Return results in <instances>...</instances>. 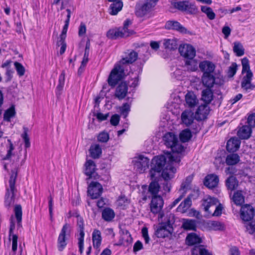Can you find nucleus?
Masks as SVG:
<instances>
[{"instance_id": "obj_1", "label": "nucleus", "mask_w": 255, "mask_h": 255, "mask_svg": "<svg viewBox=\"0 0 255 255\" xmlns=\"http://www.w3.org/2000/svg\"><path fill=\"white\" fill-rule=\"evenodd\" d=\"M180 160V156L171 154L169 152L154 157L151 160L149 170L151 179H157L162 170V177L166 181L171 179L176 172V166Z\"/></svg>"}, {"instance_id": "obj_2", "label": "nucleus", "mask_w": 255, "mask_h": 255, "mask_svg": "<svg viewBox=\"0 0 255 255\" xmlns=\"http://www.w3.org/2000/svg\"><path fill=\"white\" fill-rule=\"evenodd\" d=\"M137 53L134 51L130 52L128 55L123 58L120 61L115 65L111 72L108 79V84L111 86H115L119 81L125 76V65L131 64L137 58Z\"/></svg>"}, {"instance_id": "obj_3", "label": "nucleus", "mask_w": 255, "mask_h": 255, "mask_svg": "<svg viewBox=\"0 0 255 255\" xmlns=\"http://www.w3.org/2000/svg\"><path fill=\"white\" fill-rule=\"evenodd\" d=\"M242 73H245L242 82L241 87L246 92H249L255 88V85L252 83L253 74L250 70L249 61L248 58L245 57L242 60Z\"/></svg>"}, {"instance_id": "obj_4", "label": "nucleus", "mask_w": 255, "mask_h": 255, "mask_svg": "<svg viewBox=\"0 0 255 255\" xmlns=\"http://www.w3.org/2000/svg\"><path fill=\"white\" fill-rule=\"evenodd\" d=\"M163 140L165 145L172 150L171 154H175L177 156L182 157V152L185 150L184 146L179 143L178 137L173 133L168 132L166 133L163 137Z\"/></svg>"}, {"instance_id": "obj_5", "label": "nucleus", "mask_w": 255, "mask_h": 255, "mask_svg": "<svg viewBox=\"0 0 255 255\" xmlns=\"http://www.w3.org/2000/svg\"><path fill=\"white\" fill-rule=\"evenodd\" d=\"M17 175L16 172L12 171L8 181L9 188L6 189L4 201L5 206L8 209H9L14 203V198L16 192L15 184Z\"/></svg>"}, {"instance_id": "obj_6", "label": "nucleus", "mask_w": 255, "mask_h": 255, "mask_svg": "<svg viewBox=\"0 0 255 255\" xmlns=\"http://www.w3.org/2000/svg\"><path fill=\"white\" fill-rule=\"evenodd\" d=\"M218 203V200L216 198L209 196L203 200L202 206L208 215L219 216L222 214V207L220 204L215 208Z\"/></svg>"}, {"instance_id": "obj_7", "label": "nucleus", "mask_w": 255, "mask_h": 255, "mask_svg": "<svg viewBox=\"0 0 255 255\" xmlns=\"http://www.w3.org/2000/svg\"><path fill=\"white\" fill-rule=\"evenodd\" d=\"M13 212L14 215H11L9 218V229L8 232V239H11V236L12 235H16L14 234V230L15 228V222L14 221V218L16 219L17 223V228H22V211L21 206L19 204H16L14 206L13 209Z\"/></svg>"}, {"instance_id": "obj_8", "label": "nucleus", "mask_w": 255, "mask_h": 255, "mask_svg": "<svg viewBox=\"0 0 255 255\" xmlns=\"http://www.w3.org/2000/svg\"><path fill=\"white\" fill-rule=\"evenodd\" d=\"M163 205L164 201L161 196H152L150 203V211L154 214H158L159 218H162L164 216L162 211Z\"/></svg>"}, {"instance_id": "obj_9", "label": "nucleus", "mask_w": 255, "mask_h": 255, "mask_svg": "<svg viewBox=\"0 0 255 255\" xmlns=\"http://www.w3.org/2000/svg\"><path fill=\"white\" fill-rule=\"evenodd\" d=\"M71 226L66 223L63 226L57 240V248L59 251H62L67 245L66 238L70 236Z\"/></svg>"}, {"instance_id": "obj_10", "label": "nucleus", "mask_w": 255, "mask_h": 255, "mask_svg": "<svg viewBox=\"0 0 255 255\" xmlns=\"http://www.w3.org/2000/svg\"><path fill=\"white\" fill-rule=\"evenodd\" d=\"M149 159L140 155L135 157L132 160L134 169L138 173H143L148 167Z\"/></svg>"}, {"instance_id": "obj_11", "label": "nucleus", "mask_w": 255, "mask_h": 255, "mask_svg": "<svg viewBox=\"0 0 255 255\" xmlns=\"http://www.w3.org/2000/svg\"><path fill=\"white\" fill-rule=\"evenodd\" d=\"M157 0H145L143 4H136L135 14L138 17H142L148 13L154 7Z\"/></svg>"}, {"instance_id": "obj_12", "label": "nucleus", "mask_w": 255, "mask_h": 255, "mask_svg": "<svg viewBox=\"0 0 255 255\" xmlns=\"http://www.w3.org/2000/svg\"><path fill=\"white\" fill-rule=\"evenodd\" d=\"M173 231L171 224L168 221L162 223L157 227L155 231V235L157 238H165L170 236Z\"/></svg>"}, {"instance_id": "obj_13", "label": "nucleus", "mask_w": 255, "mask_h": 255, "mask_svg": "<svg viewBox=\"0 0 255 255\" xmlns=\"http://www.w3.org/2000/svg\"><path fill=\"white\" fill-rule=\"evenodd\" d=\"M102 192L103 187L97 182H92L88 188V193L93 199L99 197Z\"/></svg>"}, {"instance_id": "obj_14", "label": "nucleus", "mask_w": 255, "mask_h": 255, "mask_svg": "<svg viewBox=\"0 0 255 255\" xmlns=\"http://www.w3.org/2000/svg\"><path fill=\"white\" fill-rule=\"evenodd\" d=\"M180 55L185 58V60L194 58L196 55L195 49L190 44H183L179 47Z\"/></svg>"}, {"instance_id": "obj_15", "label": "nucleus", "mask_w": 255, "mask_h": 255, "mask_svg": "<svg viewBox=\"0 0 255 255\" xmlns=\"http://www.w3.org/2000/svg\"><path fill=\"white\" fill-rule=\"evenodd\" d=\"M194 194L189 195L183 202H181L178 207V211L184 212L190 207L191 205V200L195 199L198 197L199 195V191L197 190V191H194Z\"/></svg>"}, {"instance_id": "obj_16", "label": "nucleus", "mask_w": 255, "mask_h": 255, "mask_svg": "<svg viewBox=\"0 0 255 255\" xmlns=\"http://www.w3.org/2000/svg\"><path fill=\"white\" fill-rule=\"evenodd\" d=\"M255 210L250 205H246L242 206L241 209V217L245 221H249L252 219L254 216Z\"/></svg>"}, {"instance_id": "obj_17", "label": "nucleus", "mask_w": 255, "mask_h": 255, "mask_svg": "<svg viewBox=\"0 0 255 255\" xmlns=\"http://www.w3.org/2000/svg\"><path fill=\"white\" fill-rule=\"evenodd\" d=\"M199 67L203 72V75H205L213 74L216 67L213 62L205 60L199 63Z\"/></svg>"}, {"instance_id": "obj_18", "label": "nucleus", "mask_w": 255, "mask_h": 255, "mask_svg": "<svg viewBox=\"0 0 255 255\" xmlns=\"http://www.w3.org/2000/svg\"><path fill=\"white\" fill-rule=\"evenodd\" d=\"M210 112V109L207 104L199 106L195 113V118L197 120H203L207 118Z\"/></svg>"}, {"instance_id": "obj_19", "label": "nucleus", "mask_w": 255, "mask_h": 255, "mask_svg": "<svg viewBox=\"0 0 255 255\" xmlns=\"http://www.w3.org/2000/svg\"><path fill=\"white\" fill-rule=\"evenodd\" d=\"M128 87L126 83L121 82L116 89L115 96L121 100L125 98L127 94Z\"/></svg>"}, {"instance_id": "obj_20", "label": "nucleus", "mask_w": 255, "mask_h": 255, "mask_svg": "<svg viewBox=\"0 0 255 255\" xmlns=\"http://www.w3.org/2000/svg\"><path fill=\"white\" fill-rule=\"evenodd\" d=\"M181 119L183 124L189 126L193 122L194 113L190 110H186L181 114Z\"/></svg>"}, {"instance_id": "obj_21", "label": "nucleus", "mask_w": 255, "mask_h": 255, "mask_svg": "<svg viewBox=\"0 0 255 255\" xmlns=\"http://www.w3.org/2000/svg\"><path fill=\"white\" fill-rule=\"evenodd\" d=\"M219 181V178L217 175L210 174L205 177L204 185L209 188H213L218 185Z\"/></svg>"}, {"instance_id": "obj_22", "label": "nucleus", "mask_w": 255, "mask_h": 255, "mask_svg": "<svg viewBox=\"0 0 255 255\" xmlns=\"http://www.w3.org/2000/svg\"><path fill=\"white\" fill-rule=\"evenodd\" d=\"M165 27L167 29L175 30L181 33L186 32V29L176 21H168L165 24Z\"/></svg>"}, {"instance_id": "obj_23", "label": "nucleus", "mask_w": 255, "mask_h": 255, "mask_svg": "<svg viewBox=\"0 0 255 255\" xmlns=\"http://www.w3.org/2000/svg\"><path fill=\"white\" fill-rule=\"evenodd\" d=\"M240 143V140L237 137H232L227 143V149L230 152L236 151L239 148Z\"/></svg>"}, {"instance_id": "obj_24", "label": "nucleus", "mask_w": 255, "mask_h": 255, "mask_svg": "<svg viewBox=\"0 0 255 255\" xmlns=\"http://www.w3.org/2000/svg\"><path fill=\"white\" fill-rule=\"evenodd\" d=\"M203 85L207 88H211L215 83V78L213 74L203 75L201 78Z\"/></svg>"}, {"instance_id": "obj_25", "label": "nucleus", "mask_w": 255, "mask_h": 255, "mask_svg": "<svg viewBox=\"0 0 255 255\" xmlns=\"http://www.w3.org/2000/svg\"><path fill=\"white\" fill-rule=\"evenodd\" d=\"M131 21L129 19H127L124 23V26L122 28H118L121 31L120 34L122 37H128L133 33V31L128 29V26L131 24Z\"/></svg>"}, {"instance_id": "obj_26", "label": "nucleus", "mask_w": 255, "mask_h": 255, "mask_svg": "<svg viewBox=\"0 0 255 255\" xmlns=\"http://www.w3.org/2000/svg\"><path fill=\"white\" fill-rule=\"evenodd\" d=\"M206 227L210 230L223 231L225 229L224 225L217 221H208L206 223Z\"/></svg>"}, {"instance_id": "obj_27", "label": "nucleus", "mask_w": 255, "mask_h": 255, "mask_svg": "<svg viewBox=\"0 0 255 255\" xmlns=\"http://www.w3.org/2000/svg\"><path fill=\"white\" fill-rule=\"evenodd\" d=\"M252 129L251 127L248 126H243L238 131V136L242 139H248L251 134Z\"/></svg>"}, {"instance_id": "obj_28", "label": "nucleus", "mask_w": 255, "mask_h": 255, "mask_svg": "<svg viewBox=\"0 0 255 255\" xmlns=\"http://www.w3.org/2000/svg\"><path fill=\"white\" fill-rule=\"evenodd\" d=\"M92 241L94 248L98 249L101 246L102 242V236L101 232L95 229L92 233Z\"/></svg>"}, {"instance_id": "obj_29", "label": "nucleus", "mask_w": 255, "mask_h": 255, "mask_svg": "<svg viewBox=\"0 0 255 255\" xmlns=\"http://www.w3.org/2000/svg\"><path fill=\"white\" fill-rule=\"evenodd\" d=\"M198 61L194 58H189L185 61V65L188 70L190 71H196L199 67Z\"/></svg>"}, {"instance_id": "obj_30", "label": "nucleus", "mask_w": 255, "mask_h": 255, "mask_svg": "<svg viewBox=\"0 0 255 255\" xmlns=\"http://www.w3.org/2000/svg\"><path fill=\"white\" fill-rule=\"evenodd\" d=\"M85 174L91 178L92 174L96 171L95 163L92 160H87L85 164Z\"/></svg>"}, {"instance_id": "obj_31", "label": "nucleus", "mask_w": 255, "mask_h": 255, "mask_svg": "<svg viewBox=\"0 0 255 255\" xmlns=\"http://www.w3.org/2000/svg\"><path fill=\"white\" fill-rule=\"evenodd\" d=\"M213 99V93L211 88H207L203 90L202 92L201 99L205 102L204 104H207L211 103Z\"/></svg>"}, {"instance_id": "obj_32", "label": "nucleus", "mask_w": 255, "mask_h": 255, "mask_svg": "<svg viewBox=\"0 0 255 255\" xmlns=\"http://www.w3.org/2000/svg\"><path fill=\"white\" fill-rule=\"evenodd\" d=\"M185 101L189 107H193L197 104L198 100L193 92H189L185 95Z\"/></svg>"}, {"instance_id": "obj_33", "label": "nucleus", "mask_w": 255, "mask_h": 255, "mask_svg": "<svg viewBox=\"0 0 255 255\" xmlns=\"http://www.w3.org/2000/svg\"><path fill=\"white\" fill-rule=\"evenodd\" d=\"M115 216V214L114 210L110 208H106L102 211V218L107 222L111 221Z\"/></svg>"}, {"instance_id": "obj_34", "label": "nucleus", "mask_w": 255, "mask_h": 255, "mask_svg": "<svg viewBox=\"0 0 255 255\" xmlns=\"http://www.w3.org/2000/svg\"><path fill=\"white\" fill-rule=\"evenodd\" d=\"M89 152L92 158H98L102 154V148L99 144H93L90 146Z\"/></svg>"}, {"instance_id": "obj_35", "label": "nucleus", "mask_w": 255, "mask_h": 255, "mask_svg": "<svg viewBox=\"0 0 255 255\" xmlns=\"http://www.w3.org/2000/svg\"><path fill=\"white\" fill-rule=\"evenodd\" d=\"M186 241L188 245H194L200 244L201 242V239L196 234H189L186 238Z\"/></svg>"}, {"instance_id": "obj_36", "label": "nucleus", "mask_w": 255, "mask_h": 255, "mask_svg": "<svg viewBox=\"0 0 255 255\" xmlns=\"http://www.w3.org/2000/svg\"><path fill=\"white\" fill-rule=\"evenodd\" d=\"M226 185L228 190L233 191L237 188L238 181L236 177L233 176H230L226 181Z\"/></svg>"}, {"instance_id": "obj_37", "label": "nucleus", "mask_w": 255, "mask_h": 255, "mask_svg": "<svg viewBox=\"0 0 255 255\" xmlns=\"http://www.w3.org/2000/svg\"><path fill=\"white\" fill-rule=\"evenodd\" d=\"M152 181L150 183L148 188L149 192L152 194V196H157L160 190V186L155 179H151Z\"/></svg>"}, {"instance_id": "obj_38", "label": "nucleus", "mask_w": 255, "mask_h": 255, "mask_svg": "<svg viewBox=\"0 0 255 255\" xmlns=\"http://www.w3.org/2000/svg\"><path fill=\"white\" fill-rule=\"evenodd\" d=\"M182 227L185 230H195L196 221L191 219H183Z\"/></svg>"}, {"instance_id": "obj_39", "label": "nucleus", "mask_w": 255, "mask_h": 255, "mask_svg": "<svg viewBox=\"0 0 255 255\" xmlns=\"http://www.w3.org/2000/svg\"><path fill=\"white\" fill-rule=\"evenodd\" d=\"M123 6L122 1L112 3L110 7V14L113 15L117 14Z\"/></svg>"}, {"instance_id": "obj_40", "label": "nucleus", "mask_w": 255, "mask_h": 255, "mask_svg": "<svg viewBox=\"0 0 255 255\" xmlns=\"http://www.w3.org/2000/svg\"><path fill=\"white\" fill-rule=\"evenodd\" d=\"M240 161V156L236 153L230 154L227 155L226 163L228 165H234Z\"/></svg>"}, {"instance_id": "obj_41", "label": "nucleus", "mask_w": 255, "mask_h": 255, "mask_svg": "<svg viewBox=\"0 0 255 255\" xmlns=\"http://www.w3.org/2000/svg\"><path fill=\"white\" fill-rule=\"evenodd\" d=\"M163 45L165 49L172 50L177 48V41L174 39H167L164 40Z\"/></svg>"}, {"instance_id": "obj_42", "label": "nucleus", "mask_w": 255, "mask_h": 255, "mask_svg": "<svg viewBox=\"0 0 255 255\" xmlns=\"http://www.w3.org/2000/svg\"><path fill=\"white\" fill-rule=\"evenodd\" d=\"M66 33H63L61 32L60 35V38L57 42V45L59 46H60V54H63L66 48V44L65 41V38L66 37Z\"/></svg>"}, {"instance_id": "obj_43", "label": "nucleus", "mask_w": 255, "mask_h": 255, "mask_svg": "<svg viewBox=\"0 0 255 255\" xmlns=\"http://www.w3.org/2000/svg\"><path fill=\"white\" fill-rule=\"evenodd\" d=\"M233 200L237 205H241L244 202V197L241 191H237L235 193Z\"/></svg>"}, {"instance_id": "obj_44", "label": "nucleus", "mask_w": 255, "mask_h": 255, "mask_svg": "<svg viewBox=\"0 0 255 255\" xmlns=\"http://www.w3.org/2000/svg\"><path fill=\"white\" fill-rule=\"evenodd\" d=\"M233 51L237 56H242L244 54V48L242 44L239 42L234 43Z\"/></svg>"}, {"instance_id": "obj_45", "label": "nucleus", "mask_w": 255, "mask_h": 255, "mask_svg": "<svg viewBox=\"0 0 255 255\" xmlns=\"http://www.w3.org/2000/svg\"><path fill=\"white\" fill-rule=\"evenodd\" d=\"M15 115V111L14 107L12 106L6 110L3 115V119L7 122H10V119L14 117Z\"/></svg>"}, {"instance_id": "obj_46", "label": "nucleus", "mask_w": 255, "mask_h": 255, "mask_svg": "<svg viewBox=\"0 0 255 255\" xmlns=\"http://www.w3.org/2000/svg\"><path fill=\"white\" fill-rule=\"evenodd\" d=\"M192 137V134L189 129H185L182 130L179 135L181 141L183 142L188 141Z\"/></svg>"}, {"instance_id": "obj_47", "label": "nucleus", "mask_w": 255, "mask_h": 255, "mask_svg": "<svg viewBox=\"0 0 255 255\" xmlns=\"http://www.w3.org/2000/svg\"><path fill=\"white\" fill-rule=\"evenodd\" d=\"M77 228L79 232L80 237L84 238V220L81 217H77Z\"/></svg>"}, {"instance_id": "obj_48", "label": "nucleus", "mask_w": 255, "mask_h": 255, "mask_svg": "<svg viewBox=\"0 0 255 255\" xmlns=\"http://www.w3.org/2000/svg\"><path fill=\"white\" fill-rule=\"evenodd\" d=\"M8 144L6 146L7 153L5 156L2 157L1 159L3 160L9 159L12 155V151L14 150V146L10 139L7 140Z\"/></svg>"}, {"instance_id": "obj_49", "label": "nucleus", "mask_w": 255, "mask_h": 255, "mask_svg": "<svg viewBox=\"0 0 255 255\" xmlns=\"http://www.w3.org/2000/svg\"><path fill=\"white\" fill-rule=\"evenodd\" d=\"M201 9L203 12L207 15L209 19L213 20L215 18V13L211 7L207 6H202Z\"/></svg>"}, {"instance_id": "obj_50", "label": "nucleus", "mask_w": 255, "mask_h": 255, "mask_svg": "<svg viewBox=\"0 0 255 255\" xmlns=\"http://www.w3.org/2000/svg\"><path fill=\"white\" fill-rule=\"evenodd\" d=\"M23 132L21 134V137L24 141L25 147L27 148L30 146V139L28 134V128L26 127H23Z\"/></svg>"}, {"instance_id": "obj_51", "label": "nucleus", "mask_w": 255, "mask_h": 255, "mask_svg": "<svg viewBox=\"0 0 255 255\" xmlns=\"http://www.w3.org/2000/svg\"><path fill=\"white\" fill-rule=\"evenodd\" d=\"M65 72L63 71L62 72V73L59 77L58 84L56 88L57 90L59 92H60L63 89L65 84Z\"/></svg>"}, {"instance_id": "obj_52", "label": "nucleus", "mask_w": 255, "mask_h": 255, "mask_svg": "<svg viewBox=\"0 0 255 255\" xmlns=\"http://www.w3.org/2000/svg\"><path fill=\"white\" fill-rule=\"evenodd\" d=\"M198 253L200 254V255H212L207 250L202 246L195 247L193 250V255H197Z\"/></svg>"}, {"instance_id": "obj_53", "label": "nucleus", "mask_w": 255, "mask_h": 255, "mask_svg": "<svg viewBox=\"0 0 255 255\" xmlns=\"http://www.w3.org/2000/svg\"><path fill=\"white\" fill-rule=\"evenodd\" d=\"M120 32L121 31H119V29H110L108 31L107 36L108 38L111 39H117L119 37H122Z\"/></svg>"}, {"instance_id": "obj_54", "label": "nucleus", "mask_w": 255, "mask_h": 255, "mask_svg": "<svg viewBox=\"0 0 255 255\" xmlns=\"http://www.w3.org/2000/svg\"><path fill=\"white\" fill-rule=\"evenodd\" d=\"M238 65L236 63H232V64L229 67L227 74L228 77H233L236 73L237 71Z\"/></svg>"}, {"instance_id": "obj_55", "label": "nucleus", "mask_w": 255, "mask_h": 255, "mask_svg": "<svg viewBox=\"0 0 255 255\" xmlns=\"http://www.w3.org/2000/svg\"><path fill=\"white\" fill-rule=\"evenodd\" d=\"M131 101L132 100H130L129 101L130 103H125L120 108L121 114L124 116L125 118L127 117L128 112L130 111Z\"/></svg>"}, {"instance_id": "obj_56", "label": "nucleus", "mask_w": 255, "mask_h": 255, "mask_svg": "<svg viewBox=\"0 0 255 255\" xmlns=\"http://www.w3.org/2000/svg\"><path fill=\"white\" fill-rule=\"evenodd\" d=\"M193 179V176H188L186 178L185 180L182 182L181 185V188L180 189V191H183L182 193H185V190L186 189L191 182H192V180Z\"/></svg>"}, {"instance_id": "obj_57", "label": "nucleus", "mask_w": 255, "mask_h": 255, "mask_svg": "<svg viewBox=\"0 0 255 255\" xmlns=\"http://www.w3.org/2000/svg\"><path fill=\"white\" fill-rule=\"evenodd\" d=\"M14 65L17 74L20 77L23 76L25 73V68L23 66L18 62H15L14 63Z\"/></svg>"}, {"instance_id": "obj_58", "label": "nucleus", "mask_w": 255, "mask_h": 255, "mask_svg": "<svg viewBox=\"0 0 255 255\" xmlns=\"http://www.w3.org/2000/svg\"><path fill=\"white\" fill-rule=\"evenodd\" d=\"M117 202L118 206L124 207L129 204L130 200L125 196L122 195L119 197Z\"/></svg>"}, {"instance_id": "obj_59", "label": "nucleus", "mask_w": 255, "mask_h": 255, "mask_svg": "<svg viewBox=\"0 0 255 255\" xmlns=\"http://www.w3.org/2000/svg\"><path fill=\"white\" fill-rule=\"evenodd\" d=\"M109 134L105 131L101 132L98 136V140L101 142L106 143L109 139Z\"/></svg>"}, {"instance_id": "obj_60", "label": "nucleus", "mask_w": 255, "mask_h": 255, "mask_svg": "<svg viewBox=\"0 0 255 255\" xmlns=\"http://www.w3.org/2000/svg\"><path fill=\"white\" fill-rule=\"evenodd\" d=\"M197 8L196 6L191 2L187 1L186 8L184 11H187L189 13H194L197 11Z\"/></svg>"}, {"instance_id": "obj_61", "label": "nucleus", "mask_w": 255, "mask_h": 255, "mask_svg": "<svg viewBox=\"0 0 255 255\" xmlns=\"http://www.w3.org/2000/svg\"><path fill=\"white\" fill-rule=\"evenodd\" d=\"M17 239L18 236L17 235H12L11 236V239L12 241V248L11 250L13 253V255H15L16 254V252L17 249Z\"/></svg>"}, {"instance_id": "obj_62", "label": "nucleus", "mask_w": 255, "mask_h": 255, "mask_svg": "<svg viewBox=\"0 0 255 255\" xmlns=\"http://www.w3.org/2000/svg\"><path fill=\"white\" fill-rule=\"evenodd\" d=\"M66 11L67 12V18L65 21V24L63 27L62 32L67 33L68 26L69 24L70 19L71 17V11L70 9H67Z\"/></svg>"}, {"instance_id": "obj_63", "label": "nucleus", "mask_w": 255, "mask_h": 255, "mask_svg": "<svg viewBox=\"0 0 255 255\" xmlns=\"http://www.w3.org/2000/svg\"><path fill=\"white\" fill-rule=\"evenodd\" d=\"M187 1H178L175 3V7L181 11H185Z\"/></svg>"}, {"instance_id": "obj_64", "label": "nucleus", "mask_w": 255, "mask_h": 255, "mask_svg": "<svg viewBox=\"0 0 255 255\" xmlns=\"http://www.w3.org/2000/svg\"><path fill=\"white\" fill-rule=\"evenodd\" d=\"M248 123L250 127H255V113L249 116Z\"/></svg>"}]
</instances>
